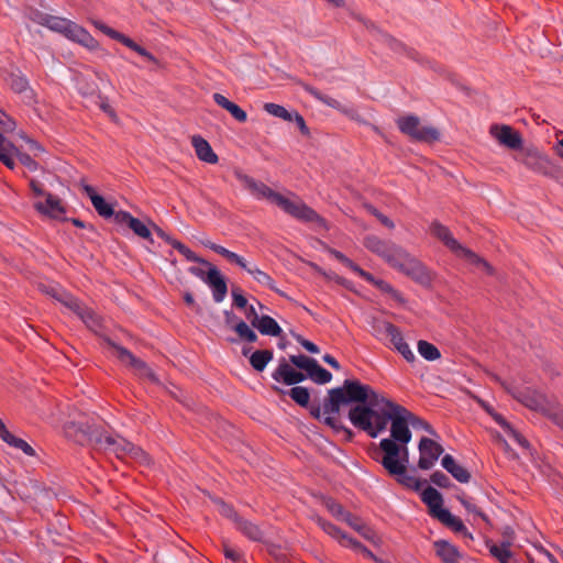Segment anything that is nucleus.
Masks as SVG:
<instances>
[{
	"label": "nucleus",
	"mask_w": 563,
	"mask_h": 563,
	"mask_svg": "<svg viewBox=\"0 0 563 563\" xmlns=\"http://www.w3.org/2000/svg\"><path fill=\"white\" fill-rule=\"evenodd\" d=\"M345 388L349 399L366 404L357 405L350 410L349 418L354 427L376 438L386 429L388 422L391 424L390 438L380 440V456L377 457L387 473L401 470L406 455H409L408 443L412 435L409 426L421 427L429 433H433L430 424L384 394L377 393L369 385L346 379Z\"/></svg>",
	"instance_id": "nucleus-1"
},
{
	"label": "nucleus",
	"mask_w": 563,
	"mask_h": 563,
	"mask_svg": "<svg viewBox=\"0 0 563 563\" xmlns=\"http://www.w3.org/2000/svg\"><path fill=\"white\" fill-rule=\"evenodd\" d=\"M238 179L244 185L250 194L257 200H267L280 208L284 212L292 218L303 222L321 221L319 214L308 207L298 196L292 192L282 195L274 191L271 187L254 178L238 174Z\"/></svg>",
	"instance_id": "nucleus-2"
},
{
	"label": "nucleus",
	"mask_w": 563,
	"mask_h": 563,
	"mask_svg": "<svg viewBox=\"0 0 563 563\" xmlns=\"http://www.w3.org/2000/svg\"><path fill=\"white\" fill-rule=\"evenodd\" d=\"M494 379L500 383L501 386L525 407L548 417L563 430V409H561L555 399L548 398L534 389L528 387L521 388L512 383L504 382L497 376H494Z\"/></svg>",
	"instance_id": "nucleus-3"
},
{
	"label": "nucleus",
	"mask_w": 563,
	"mask_h": 563,
	"mask_svg": "<svg viewBox=\"0 0 563 563\" xmlns=\"http://www.w3.org/2000/svg\"><path fill=\"white\" fill-rule=\"evenodd\" d=\"M430 232L439 239L457 258L463 260L466 264L483 271L487 275H494L493 266L481 257L478 254L462 245L451 233L449 228L439 222H434L430 227Z\"/></svg>",
	"instance_id": "nucleus-4"
},
{
	"label": "nucleus",
	"mask_w": 563,
	"mask_h": 563,
	"mask_svg": "<svg viewBox=\"0 0 563 563\" xmlns=\"http://www.w3.org/2000/svg\"><path fill=\"white\" fill-rule=\"evenodd\" d=\"M41 290L55 298L70 311L75 312L92 331L97 332L101 328V322L98 316L59 286L43 285L41 286Z\"/></svg>",
	"instance_id": "nucleus-5"
},
{
	"label": "nucleus",
	"mask_w": 563,
	"mask_h": 563,
	"mask_svg": "<svg viewBox=\"0 0 563 563\" xmlns=\"http://www.w3.org/2000/svg\"><path fill=\"white\" fill-rule=\"evenodd\" d=\"M46 27L60 33L69 41L76 42L89 51L99 48L98 41L86 29L68 19L49 15Z\"/></svg>",
	"instance_id": "nucleus-6"
},
{
	"label": "nucleus",
	"mask_w": 563,
	"mask_h": 563,
	"mask_svg": "<svg viewBox=\"0 0 563 563\" xmlns=\"http://www.w3.org/2000/svg\"><path fill=\"white\" fill-rule=\"evenodd\" d=\"M391 267L410 276L413 279L423 282L428 279L426 267L406 250L393 243L389 252L384 258Z\"/></svg>",
	"instance_id": "nucleus-7"
},
{
	"label": "nucleus",
	"mask_w": 563,
	"mask_h": 563,
	"mask_svg": "<svg viewBox=\"0 0 563 563\" xmlns=\"http://www.w3.org/2000/svg\"><path fill=\"white\" fill-rule=\"evenodd\" d=\"M99 445L118 459H132L141 464H150L148 455L139 446L119 435L104 434L98 439Z\"/></svg>",
	"instance_id": "nucleus-8"
},
{
	"label": "nucleus",
	"mask_w": 563,
	"mask_h": 563,
	"mask_svg": "<svg viewBox=\"0 0 563 563\" xmlns=\"http://www.w3.org/2000/svg\"><path fill=\"white\" fill-rule=\"evenodd\" d=\"M396 123L401 133L415 141L430 143L438 141L440 137V133L435 128L422 124L416 115L400 117Z\"/></svg>",
	"instance_id": "nucleus-9"
},
{
	"label": "nucleus",
	"mask_w": 563,
	"mask_h": 563,
	"mask_svg": "<svg viewBox=\"0 0 563 563\" xmlns=\"http://www.w3.org/2000/svg\"><path fill=\"white\" fill-rule=\"evenodd\" d=\"M356 402L355 400L349 399L346 393L345 383L343 387L333 388L329 391V398L323 405V421L325 424L333 429L340 428V421L338 415L340 411L341 404Z\"/></svg>",
	"instance_id": "nucleus-10"
},
{
	"label": "nucleus",
	"mask_w": 563,
	"mask_h": 563,
	"mask_svg": "<svg viewBox=\"0 0 563 563\" xmlns=\"http://www.w3.org/2000/svg\"><path fill=\"white\" fill-rule=\"evenodd\" d=\"M519 161L534 173L541 174L548 177H555L559 172V167L552 162V159L534 148H527Z\"/></svg>",
	"instance_id": "nucleus-11"
},
{
	"label": "nucleus",
	"mask_w": 563,
	"mask_h": 563,
	"mask_svg": "<svg viewBox=\"0 0 563 563\" xmlns=\"http://www.w3.org/2000/svg\"><path fill=\"white\" fill-rule=\"evenodd\" d=\"M110 346L113 349L114 355L125 365L130 366L134 373L144 379H147L153 383H157V378L154 372L148 367V365L142 360L135 357L129 350L123 346L115 345L114 343L109 342Z\"/></svg>",
	"instance_id": "nucleus-12"
},
{
	"label": "nucleus",
	"mask_w": 563,
	"mask_h": 563,
	"mask_svg": "<svg viewBox=\"0 0 563 563\" xmlns=\"http://www.w3.org/2000/svg\"><path fill=\"white\" fill-rule=\"evenodd\" d=\"M418 450H419L418 467L422 471H428V470L432 468L434 466L435 462L439 460V457L443 453L442 445L429 438H422L420 440Z\"/></svg>",
	"instance_id": "nucleus-13"
},
{
	"label": "nucleus",
	"mask_w": 563,
	"mask_h": 563,
	"mask_svg": "<svg viewBox=\"0 0 563 563\" xmlns=\"http://www.w3.org/2000/svg\"><path fill=\"white\" fill-rule=\"evenodd\" d=\"M93 25L99 31H101L103 34H106L109 37H111V38L122 43L123 45H125L130 49L134 51L135 53H137L142 57L146 58L148 62L154 63V64H158L157 58L152 53L146 51L144 47H142L141 45L135 43L132 38H130L129 36L124 35L123 33H120V32L113 30L112 27L106 25L104 23H102L100 21L93 22Z\"/></svg>",
	"instance_id": "nucleus-14"
},
{
	"label": "nucleus",
	"mask_w": 563,
	"mask_h": 563,
	"mask_svg": "<svg viewBox=\"0 0 563 563\" xmlns=\"http://www.w3.org/2000/svg\"><path fill=\"white\" fill-rule=\"evenodd\" d=\"M489 134L494 137L500 145L510 148V150H519L522 146V137L518 131H516L512 126L506 124H493L489 128Z\"/></svg>",
	"instance_id": "nucleus-15"
},
{
	"label": "nucleus",
	"mask_w": 563,
	"mask_h": 563,
	"mask_svg": "<svg viewBox=\"0 0 563 563\" xmlns=\"http://www.w3.org/2000/svg\"><path fill=\"white\" fill-rule=\"evenodd\" d=\"M317 523L327 534H329L333 539L338 540L342 545L352 548L356 551H361L368 558H374V555L371 551H368L365 547H363L356 540L346 536L333 523H331L322 518H317Z\"/></svg>",
	"instance_id": "nucleus-16"
},
{
	"label": "nucleus",
	"mask_w": 563,
	"mask_h": 563,
	"mask_svg": "<svg viewBox=\"0 0 563 563\" xmlns=\"http://www.w3.org/2000/svg\"><path fill=\"white\" fill-rule=\"evenodd\" d=\"M33 206L40 214L55 220L64 219L66 213L62 200L49 192L42 199L35 200Z\"/></svg>",
	"instance_id": "nucleus-17"
},
{
	"label": "nucleus",
	"mask_w": 563,
	"mask_h": 563,
	"mask_svg": "<svg viewBox=\"0 0 563 563\" xmlns=\"http://www.w3.org/2000/svg\"><path fill=\"white\" fill-rule=\"evenodd\" d=\"M205 283L211 288L213 300L221 302L228 292L227 282L220 271L209 263Z\"/></svg>",
	"instance_id": "nucleus-18"
},
{
	"label": "nucleus",
	"mask_w": 563,
	"mask_h": 563,
	"mask_svg": "<svg viewBox=\"0 0 563 563\" xmlns=\"http://www.w3.org/2000/svg\"><path fill=\"white\" fill-rule=\"evenodd\" d=\"M384 343L397 351L408 363L416 361V355L410 349L409 344L405 341L404 335L398 327L395 325L387 340Z\"/></svg>",
	"instance_id": "nucleus-19"
},
{
	"label": "nucleus",
	"mask_w": 563,
	"mask_h": 563,
	"mask_svg": "<svg viewBox=\"0 0 563 563\" xmlns=\"http://www.w3.org/2000/svg\"><path fill=\"white\" fill-rule=\"evenodd\" d=\"M303 89L310 96H312L314 99L319 100L320 102L340 111L341 113L345 114L346 117H349L352 120H357L358 115L354 109L349 108V107L342 104L339 100L320 92L318 89H316L312 86L303 85Z\"/></svg>",
	"instance_id": "nucleus-20"
},
{
	"label": "nucleus",
	"mask_w": 563,
	"mask_h": 563,
	"mask_svg": "<svg viewBox=\"0 0 563 563\" xmlns=\"http://www.w3.org/2000/svg\"><path fill=\"white\" fill-rule=\"evenodd\" d=\"M272 377L276 382H283L286 385H294L302 382L306 378L302 373L296 371L285 361L279 363L278 367L272 374Z\"/></svg>",
	"instance_id": "nucleus-21"
},
{
	"label": "nucleus",
	"mask_w": 563,
	"mask_h": 563,
	"mask_svg": "<svg viewBox=\"0 0 563 563\" xmlns=\"http://www.w3.org/2000/svg\"><path fill=\"white\" fill-rule=\"evenodd\" d=\"M115 219L118 222L126 224L137 236L144 240H152L148 227L129 212L120 211L115 214Z\"/></svg>",
	"instance_id": "nucleus-22"
},
{
	"label": "nucleus",
	"mask_w": 563,
	"mask_h": 563,
	"mask_svg": "<svg viewBox=\"0 0 563 563\" xmlns=\"http://www.w3.org/2000/svg\"><path fill=\"white\" fill-rule=\"evenodd\" d=\"M433 548L442 563H460L462 555L452 543L445 540H437L433 542Z\"/></svg>",
	"instance_id": "nucleus-23"
},
{
	"label": "nucleus",
	"mask_w": 563,
	"mask_h": 563,
	"mask_svg": "<svg viewBox=\"0 0 563 563\" xmlns=\"http://www.w3.org/2000/svg\"><path fill=\"white\" fill-rule=\"evenodd\" d=\"M191 145L195 148L197 157L208 164L218 163V155L212 150L211 145L207 140L200 135H194L191 137Z\"/></svg>",
	"instance_id": "nucleus-24"
},
{
	"label": "nucleus",
	"mask_w": 563,
	"mask_h": 563,
	"mask_svg": "<svg viewBox=\"0 0 563 563\" xmlns=\"http://www.w3.org/2000/svg\"><path fill=\"white\" fill-rule=\"evenodd\" d=\"M421 500L428 506L429 514L433 518H438L440 511H444L445 509L443 506V498L441 494L433 487H427L424 488L421 494Z\"/></svg>",
	"instance_id": "nucleus-25"
},
{
	"label": "nucleus",
	"mask_w": 563,
	"mask_h": 563,
	"mask_svg": "<svg viewBox=\"0 0 563 563\" xmlns=\"http://www.w3.org/2000/svg\"><path fill=\"white\" fill-rule=\"evenodd\" d=\"M409 463V455H406V461L402 462L401 470L396 473H388L390 476L396 477L397 482L405 487L419 492L422 485L426 483L415 475L407 474V465Z\"/></svg>",
	"instance_id": "nucleus-26"
},
{
	"label": "nucleus",
	"mask_w": 563,
	"mask_h": 563,
	"mask_svg": "<svg viewBox=\"0 0 563 563\" xmlns=\"http://www.w3.org/2000/svg\"><path fill=\"white\" fill-rule=\"evenodd\" d=\"M82 189L85 194L90 198L91 203L96 211L103 218H110L113 216V208L109 205L103 197L98 195L93 187L90 185H84Z\"/></svg>",
	"instance_id": "nucleus-27"
},
{
	"label": "nucleus",
	"mask_w": 563,
	"mask_h": 563,
	"mask_svg": "<svg viewBox=\"0 0 563 563\" xmlns=\"http://www.w3.org/2000/svg\"><path fill=\"white\" fill-rule=\"evenodd\" d=\"M441 464L457 482L467 483L471 478L470 472L457 464L454 457L450 454H445L442 457Z\"/></svg>",
	"instance_id": "nucleus-28"
},
{
	"label": "nucleus",
	"mask_w": 563,
	"mask_h": 563,
	"mask_svg": "<svg viewBox=\"0 0 563 563\" xmlns=\"http://www.w3.org/2000/svg\"><path fill=\"white\" fill-rule=\"evenodd\" d=\"M213 100L219 107L225 109L238 122L243 123L247 120L246 112L236 103L225 98L223 95L214 93Z\"/></svg>",
	"instance_id": "nucleus-29"
},
{
	"label": "nucleus",
	"mask_w": 563,
	"mask_h": 563,
	"mask_svg": "<svg viewBox=\"0 0 563 563\" xmlns=\"http://www.w3.org/2000/svg\"><path fill=\"white\" fill-rule=\"evenodd\" d=\"M203 245L206 247H209L210 250L214 251L216 253L222 255L230 263L235 264L243 269H249V263L245 261L244 257L240 256L239 254L231 252L228 249H225L219 244L212 243L210 241L203 242Z\"/></svg>",
	"instance_id": "nucleus-30"
},
{
	"label": "nucleus",
	"mask_w": 563,
	"mask_h": 563,
	"mask_svg": "<svg viewBox=\"0 0 563 563\" xmlns=\"http://www.w3.org/2000/svg\"><path fill=\"white\" fill-rule=\"evenodd\" d=\"M485 410L493 417V419L506 431L509 435H511L518 444H520L522 448H528L529 443L528 441L519 434L505 420V418L495 412L490 407L484 406Z\"/></svg>",
	"instance_id": "nucleus-31"
},
{
	"label": "nucleus",
	"mask_w": 563,
	"mask_h": 563,
	"mask_svg": "<svg viewBox=\"0 0 563 563\" xmlns=\"http://www.w3.org/2000/svg\"><path fill=\"white\" fill-rule=\"evenodd\" d=\"M16 147L4 136L0 135V161L10 169L14 168Z\"/></svg>",
	"instance_id": "nucleus-32"
},
{
	"label": "nucleus",
	"mask_w": 563,
	"mask_h": 563,
	"mask_svg": "<svg viewBox=\"0 0 563 563\" xmlns=\"http://www.w3.org/2000/svg\"><path fill=\"white\" fill-rule=\"evenodd\" d=\"M364 245L371 252L377 254L382 258H385L393 243L383 241L375 235H368L364 239Z\"/></svg>",
	"instance_id": "nucleus-33"
},
{
	"label": "nucleus",
	"mask_w": 563,
	"mask_h": 563,
	"mask_svg": "<svg viewBox=\"0 0 563 563\" xmlns=\"http://www.w3.org/2000/svg\"><path fill=\"white\" fill-rule=\"evenodd\" d=\"M65 433L69 438H74L76 441H82L86 435L91 434L90 427L87 426L82 420L77 422H67L64 427Z\"/></svg>",
	"instance_id": "nucleus-34"
},
{
	"label": "nucleus",
	"mask_w": 563,
	"mask_h": 563,
	"mask_svg": "<svg viewBox=\"0 0 563 563\" xmlns=\"http://www.w3.org/2000/svg\"><path fill=\"white\" fill-rule=\"evenodd\" d=\"M254 327L265 335L278 336L282 333V328L269 316H261Z\"/></svg>",
	"instance_id": "nucleus-35"
},
{
	"label": "nucleus",
	"mask_w": 563,
	"mask_h": 563,
	"mask_svg": "<svg viewBox=\"0 0 563 563\" xmlns=\"http://www.w3.org/2000/svg\"><path fill=\"white\" fill-rule=\"evenodd\" d=\"M235 522H236L238 529L243 534H245L247 538H250L251 540H254V541L262 540L263 532L260 529V527H257L256 525H254L253 522H251L249 520L241 519V518H236Z\"/></svg>",
	"instance_id": "nucleus-36"
},
{
	"label": "nucleus",
	"mask_w": 563,
	"mask_h": 563,
	"mask_svg": "<svg viewBox=\"0 0 563 563\" xmlns=\"http://www.w3.org/2000/svg\"><path fill=\"white\" fill-rule=\"evenodd\" d=\"M273 360V352L269 350L255 351L250 356V364L257 372H263L266 365Z\"/></svg>",
	"instance_id": "nucleus-37"
},
{
	"label": "nucleus",
	"mask_w": 563,
	"mask_h": 563,
	"mask_svg": "<svg viewBox=\"0 0 563 563\" xmlns=\"http://www.w3.org/2000/svg\"><path fill=\"white\" fill-rule=\"evenodd\" d=\"M489 552L500 563H516L508 543L493 544L489 547Z\"/></svg>",
	"instance_id": "nucleus-38"
},
{
	"label": "nucleus",
	"mask_w": 563,
	"mask_h": 563,
	"mask_svg": "<svg viewBox=\"0 0 563 563\" xmlns=\"http://www.w3.org/2000/svg\"><path fill=\"white\" fill-rule=\"evenodd\" d=\"M8 445L15 448L18 450H21L23 453H25L29 456L35 455L34 449L25 442L23 439H20L15 435H13L9 430L5 432V434L1 438Z\"/></svg>",
	"instance_id": "nucleus-39"
},
{
	"label": "nucleus",
	"mask_w": 563,
	"mask_h": 563,
	"mask_svg": "<svg viewBox=\"0 0 563 563\" xmlns=\"http://www.w3.org/2000/svg\"><path fill=\"white\" fill-rule=\"evenodd\" d=\"M418 353L427 361L433 362L441 357L440 350L432 343L419 340L417 343Z\"/></svg>",
	"instance_id": "nucleus-40"
},
{
	"label": "nucleus",
	"mask_w": 563,
	"mask_h": 563,
	"mask_svg": "<svg viewBox=\"0 0 563 563\" xmlns=\"http://www.w3.org/2000/svg\"><path fill=\"white\" fill-rule=\"evenodd\" d=\"M443 525L452 529L454 532H466V528L462 520L455 516H453L448 509L444 511H440L439 517L437 518Z\"/></svg>",
	"instance_id": "nucleus-41"
},
{
	"label": "nucleus",
	"mask_w": 563,
	"mask_h": 563,
	"mask_svg": "<svg viewBox=\"0 0 563 563\" xmlns=\"http://www.w3.org/2000/svg\"><path fill=\"white\" fill-rule=\"evenodd\" d=\"M7 82L10 86V88L16 93H25L27 96V93L32 92L29 88V82L26 78L20 74H11L7 78ZM27 97L31 98V96Z\"/></svg>",
	"instance_id": "nucleus-42"
},
{
	"label": "nucleus",
	"mask_w": 563,
	"mask_h": 563,
	"mask_svg": "<svg viewBox=\"0 0 563 563\" xmlns=\"http://www.w3.org/2000/svg\"><path fill=\"white\" fill-rule=\"evenodd\" d=\"M308 376L317 384H327L332 379V374L321 367L316 360L308 371Z\"/></svg>",
	"instance_id": "nucleus-43"
},
{
	"label": "nucleus",
	"mask_w": 563,
	"mask_h": 563,
	"mask_svg": "<svg viewBox=\"0 0 563 563\" xmlns=\"http://www.w3.org/2000/svg\"><path fill=\"white\" fill-rule=\"evenodd\" d=\"M252 277L261 285L275 290V282L274 279L265 272L260 269L256 266L249 265V269H245Z\"/></svg>",
	"instance_id": "nucleus-44"
},
{
	"label": "nucleus",
	"mask_w": 563,
	"mask_h": 563,
	"mask_svg": "<svg viewBox=\"0 0 563 563\" xmlns=\"http://www.w3.org/2000/svg\"><path fill=\"white\" fill-rule=\"evenodd\" d=\"M395 328V324L384 321V320H376L373 322L372 329L373 334L379 340V341H386L387 336H389L390 332Z\"/></svg>",
	"instance_id": "nucleus-45"
},
{
	"label": "nucleus",
	"mask_w": 563,
	"mask_h": 563,
	"mask_svg": "<svg viewBox=\"0 0 563 563\" xmlns=\"http://www.w3.org/2000/svg\"><path fill=\"white\" fill-rule=\"evenodd\" d=\"M232 329L239 335L242 341H246L253 343L257 340L256 333L247 325L246 322L240 320L236 322Z\"/></svg>",
	"instance_id": "nucleus-46"
},
{
	"label": "nucleus",
	"mask_w": 563,
	"mask_h": 563,
	"mask_svg": "<svg viewBox=\"0 0 563 563\" xmlns=\"http://www.w3.org/2000/svg\"><path fill=\"white\" fill-rule=\"evenodd\" d=\"M263 109L273 117L283 119L288 122L292 121L291 112L280 104L267 102L263 106Z\"/></svg>",
	"instance_id": "nucleus-47"
},
{
	"label": "nucleus",
	"mask_w": 563,
	"mask_h": 563,
	"mask_svg": "<svg viewBox=\"0 0 563 563\" xmlns=\"http://www.w3.org/2000/svg\"><path fill=\"white\" fill-rule=\"evenodd\" d=\"M333 256L340 261L345 267L357 274L363 279H369L368 273L362 269L358 265H356L353 261H351L349 257H346L343 253L339 251H332L331 252Z\"/></svg>",
	"instance_id": "nucleus-48"
},
{
	"label": "nucleus",
	"mask_w": 563,
	"mask_h": 563,
	"mask_svg": "<svg viewBox=\"0 0 563 563\" xmlns=\"http://www.w3.org/2000/svg\"><path fill=\"white\" fill-rule=\"evenodd\" d=\"M289 395L291 399L295 400L300 406H307L309 402L310 395L308 389L305 387H292L289 391Z\"/></svg>",
	"instance_id": "nucleus-49"
},
{
	"label": "nucleus",
	"mask_w": 563,
	"mask_h": 563,
	"mask_svg": "<svg viewBox=\"0 0 563 563\" xmlns=\"http://www.w3.org/2000/svg\"><path fill=\"white\" fill-rule=\"evenodd\" d=\"M459 501L464 506V508L473 514L474 516L481 517L486 520V516L477 508V506L464 493L457 495L456 497Z\"/></svg>",
	"instance_id": "nucleus-50"
},
{
	"label": "nucleus",
	"mask_w": 563,
	"mask_h": 563,
	"mask_svg": "<svg viewBox=\"0 0 563 563\" xmlns=\"http://www.w3.org/2000/svg\"><path fill=\"white\" fill-rule=\"evenodd\" d=\"M313 358H310L306 355H291L290 356V362L301 368V369H305L307 373L310 368L311 365H313Z\"/></svg>",
	"instance_id": "nucleus-51"
},
{
	"label": "nucleus",
	"mask_w": 563,
	"mask_h": 563,
	"mask_svg": "<svg viewBox=\"0 0 563 563\" xmlns=\"http://www.w3.org/2000/svg\"><path fill=\"white\" fill-rule=\"evenodd\" d=\"M365 209L367 212L376 217L383 225L387 227L388 229H394V222L388 217L380 213L375 207L372 205H365Z\"/></svg>",
	"instance_id": "nucleus-52"
},
{
	"label": "nucleus",
	"mask_w": 563,
	"mask_h": 563,
	"mask_svg": "<svg viewBox=\"0 0 563 563\" xmlns=\"http://www.w3.org/2000/svg\"><path fill=\"white\" fill-rule=\"evenodd\" d=\"M368 277H369V279H365V280L373 284L374 286H376L379 290H382L384 292H388V294L394 292L391 285L388 284L387 282H385L383 279H377L369 273H368Z\"/></svg>",
	"instance_id": "nucleus-53"
},
{
	"label": "nucleus",
	"mask_w": 563,
	"mask_h": 563,
	"mask_svg": "<svg viewBox=\"0 0 563 563\" xmlns=\"http://www.w3.org/2000/svg\"><path fill=\"white\" fill-rule=\"evenodd\" d=\"M431 482L439 487L446 488L450 486V478L442 472H434L431 475Z\"/></svg>",
	"instance_id": "nucleus-54"
},
{
	"label": "nucleus",
	"mask_w": 563,
	"mask_h": 563,
	"mask_svg": "<svg viewBox=\"0 0 563 563\" xmlns=\"http://www.w3.org/2000/svg\"><path fill=\"white\" fill-rule=\"evenodd\" d=\"M327 508L328 510L336 518L339 519H342L347 515V512H344L343 511V508L341 505L336 504L335 501L333 500H328L327 501Z\"/></svg>",
	"instance_id": "nucleus-55"
},
{
	"label": "nucleus",
	"mask_w": 563,
	"mask_h": 563,
	"mask_svg": "<svg viewBox=\"0 0 563 563\" xmlns=\"http://www.w3.org/2000/svg\"><path fill=\"white\" fill-rule=\"evenodd\" d=\"M216 505H217L220 514H222L223 516L229 517V518H234V519L238 518L233 508L231 506L227 505L225 503H223L222 500L217 499Z\"/></svg>",
	"instance_id": "nucleus-56"
},
{
	"label": "nucleus",
	"mask_w": 563,
	"mask_h": 563,
	"mask_svg": "<svg viewBox=\"0 0 563 563\" xmlns=\"http://www.w3.org/2000/svg\"><path fill=\"white\" fill-rule=\"evenodd\" d=\"M291 117H292V121L297 124V126L299 128L300 132L303 134V135H309L310 131L306 124V121L303 119V117L301 114H299L298 112H291Z\"/></svg>",
	"instance_id": "nucleus-57"
},
{
	"label": "nucleus",
	"mask_w": 563,
	"mask_h": 563,
	"mask_svg": "<svg viewBox=\"0 0 563 563\" xmlns=\"http://www.w3.org/2000/svg\"><path fill=\"white\" fill-rule=\"evenodd\" d=\"M29 18L35 23L46 26L47 21L49 19V14L40 12V11H31Z\"/></svg>",
	"instance_id": "nucleus-58"
},
{
	"label": "nucleus",
	"mask_w": 563,
	"mask_h": 563,
	"mask_svg": "<svg viewBox=\"0 0 563 563\" xmlns=\"http://www.w3.org/2000/svg\"><path fill=\"white\" fill-rule=\"evenodd\" d=\"M30 187L33 191V195L35 197V200L37 199H42L43 197H45V195H47L48 192H46L43 188H42V185L34 180V179H31L30 180Z\"/></svg>",
	"instance_id": "nucleus-59"
},
{
	"label": "nucleus",
	"mask_w": 563,
	"mask_h": 563,
	"mask_svg": "<svg viewBox=\"0 0 563 563\" xmlns=\"http://www.w3.org/2000/svg\"><path fill=\"white\" fill-rule=\"evenodd\" d=\"M30 187L33 191V195L35 197V200L37 199H42L43 197H45V195H47L48 192H46L43 188H42V185L34 180V179H31L30 180Z\"/></svg>",
	"instance_id": "nucleus-60"
},
{
	"label": "nucleus",
	"mask_w": 563,
	"mask_h": 563,
	"mask_svg": "<svg viewBox=\"0 0 563 563\" xmlns=\"http://www.w3.org/2000/svg\"><path fill=\"white\" fill-rule=\"evenodd\" d=\"M19 159L31 172H35L38 167L37 163L27 154H20Z\"/></svg>",
	"instance_id": "nucleus-61"
},
{
	"label": "nucleus",
	"mask_w": 563,
	"mask_h": 563,
	"mask_svg": "<svg viewBox=\"0 0 563 563\" xmlns=\"http://www.w3.org/2000/svg\"><path fill=\"white\" fill-rule=\"evenodd\" d=\"M181 255L186 257V260L190 262L200 263L203 265H209V262L206 260H202L201 257L197 256L195 252H192L189 247H185V250L181 252Z\"/></svg>",
	"instance_id": "nucleus-62"
},
{
	"label": "nucleus",
	"mask_w": 563,
	"mask_h": 563,
	"mask_svg": "<svg viewBox=\"0 0 563 563\" xmlns=\"http://www.w3.org/2000/svg\"><path fill=\"white\" fill-rule=\"evenodd\" d=\"M244 312H245V317L246 319L251 322V324L254 327L255 323L260 320V316L255 309L254 306H246V308H244Z\"/></svg>",
	"instance_id": "nucleus-63"
},
{
	"label": "nucleus",
	"mask_w": 563,
	"mask_h": 563,
	"mask_svg": "<svg viewBox=\"0 0 563 563\" xmlns=\"http://www.w3.org/2000/svg\"><path fill=\"white\" fill-rule=\"evenodd\" d=\"M232 298H233V305L236 308L244 309L247 306L246 298L239 291L233 290L232 291Z\"/></svg>",
	"instance_id": "nucleus-64"
}]
</instances>
